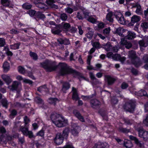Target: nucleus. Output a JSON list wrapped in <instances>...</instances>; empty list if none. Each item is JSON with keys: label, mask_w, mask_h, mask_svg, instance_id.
Segmentation results:
<instances>
[{"label": "nucleus", "mask_w": 148, "mask_h": 148, "mask_svg": "<svg viewBox=\"0 0 148 148\" xmlns=\"http://www.w3.org/2000/svg\"><path fill=\"white\" fill-rule=\"evenodd\" d=\"M112 59L115 60H120L122 63H123L125 60L126 58L124 57H121L119 54H116L114 55Z\"/></svg>", "instance_id": "f3484780"}, {"label": "nucleus", "mask_w": 148, "mask_h": 148, "mask_svg": "<svg viewBox=\"0 0 148 148\" xmlns=\"http://www.w3.org/2000/svg\"><path fill=\"white\" fill-rule=\"evenodd\" d=\"M22 8L25 9L29 10L32 7V5L30 3H26L22 5Z\"/></svg>", "instance_id": "2f4dec72"}, {"label": "nucleus", "mask_w": 148, "mask_h": 148, "mask_svg": "<svg viewBox=\"0 0 148 148\" xmlns=\"http://www.w3.org/2000/svg\"><path fill=\"white\" fill-rule=\"evenodd\" d=\"M65 10L66 12L69 14H71L73 12V10L70 8H65Z\"/></svg>", "instance_id": "13d9d810"}, {"label": "nucleus", "mask_w": 148, "mask_h": 148, "mask_svg": "<svg viewBox=\"0 0 148 148\" xmlns=\"http://www.w3.org/2000/svg\"><path fill=\"white\" fill-rule=\"evenodd\" d=\"M139 92L140 94V96H141L145 95L147 94L146 92L144 90H141Z\"/></svg>", "instance_id": "bf43d9fd"}, {"label": "nucleus", "mask_w": 148, "mask_h": 148, "mask_svg": "<svg viewBox=\"0 0 148 148\" xmlns=\"http://www.w3.org/2000/svg\"><path fill=\"white\" fill-rule=\"evenodd\" d=\"M80 130V129L79 127L77 126L75 128H73L71 129V133L74 136H77L78 135L79 132Z\"/></svg>", "instance_id": "a211bd4d"}, {"label": "nucleus", "mask_w": 148, "mask_h": 148, "mask_svg": "<svg viewBox=\"0 0 148 148\" xmlns=\"http://www.w3.org/2000/svg\"><path fill=\"white\" fill-rule=\"evenodd\" d=\"M3 68L4 72H7L10 69L9 63L6 61L3 64Z\"/></svg>", "instance_id": "6ab92c4d"}, {"label": "nucleus", "mask_w": 148, "mask_h": 148, "mask_svg": "<svg viewBox=\"0 0 148 148\" xmlns=\"http://www.w3.org/2000/svg\"><path fill=\"white\" fill-rule=\"evenodd\" d=\"M20 130L24 135L28 136L29 138L34 137L33 132L32 131H29L27 126L25 127H21L20 128Z\"/></svg>", "instance_id": "6e6552de"}, {"label": "nucleus", "mask_w": 148, "mask_h": 148, "mask_svg": "<svg viewBox=\"0 0 148 148\" xmlns=\"http://www.w3.org/2000/svg\"><path fill=\"white\" fill-rule=\"evenodd\" d=\"M75 116L81 121L84 122V119L80 113L76 110H74L73 112Z\"/></svg>", "instance_id": "412c9836"}, {"label": "nucleus", "mask_w": 148, "mask_h": 148, "mask_svg": "<svg viewBox=\"0 0 148 148\" xmlns=\"http://www.w3.org/2000/svg\"><path fill=\"white\" fill-rule=\"evenodd\" d=\"M72 91L73 92V94L72 98L74 100L77 101L79 99L78 97V94L77 93V91L76 89L74 87L72 88Z\"/></svg>", "instance_id": "aec40b11"}, {"label": "nucleus", "mask_w": 148, "mask_h": 148, "mask_svg": "<svg viewBox=\"0 0 148 148\" xmlns=\"http://www.w3.org/2000/svg\"><path fill=\"white\" fill-rule=\"evenodd\" d=\"M132 8H136V13L138 15H141L143 14V10L141 6L138 2L132 4Z\"/></svg>", "instance_id": "1a4fd4ad"}, {"label": "nucleus", "mask_w": 148, "mask_h": 148, "mask_svg": "<svg viewBox=\"0 0 148 148\" xmlns=\"http://www.w3.org/2000/svg\"><path fill=\"white\" fill-rule=\"evenodd\" d=\"M20 44L19 43H16L10 45V48L12 49H18Z\"/></svg>", "instance_id": "58836bf2"}, {"label": "nucleus", "mask_w": 148, "mask_h": 148, "mask_svg": "<svg viewBox=\"0 0 148 148\" xmlns=\"http://www.w3.org/2000/svg\"><path fill=\"white\" fill-rule=\"evenodd\" d=\"M92 46L97 48H99L100 45L99 42H92Z\"/></svg>", "instance_id": "37998d69"}, {"label": "nucleus", "mask_w": 148, "mask_h": 148, "mask_svg": "<svg viewBox=\"0 0 148 148\" xmlns=\"http://www.w3.org/2000/svg\"><path fill=\"white\" fill-rule=\"evenodd\" d=\"M106 78L108 81V83L109 85L112 84L115 81V79L113 78L109 75L106 76Z\"/></svg>", "instance_id": "393cba45"}, {"label": "nucleus", "mask_w": 148, "mask_h": 148, "mask_svg": "<svg viewBox=\"0 0 148 148\" xmlns=\"http://www.w3.org/2000/svg\"><path fill=\"white\" fill-rule=\"evenodd\" d=\"M23 82L25 83L29 84H32V81L25 78H24L23 79Z\"/></svg>", "instance_id": "603ef678"}, {"label": "nucleus", "mask_w": 148, "mask_h": 148, "mask_svg": "<svg viewBox=\"0 0 148 148\" xmlns=\"http://www.w3.org/2000/svg\"><path fill=\"white\" fill-rule=\"evenodd\" d=\"M2 103L3 107L6 108H7L8 103L6 99H4L2 100Z\"/></svg>", "instance_id": "79ce46f5"}, {"label": "nucleus", "mask_w": 148, "mask_h": 148, "mask_svg": "<svg viewBox=\"0 0 148 148\" xmlns=\"http://www.w3.org/2000/svg\"><path fill=\"white\" fill-rule=\"evenodd\" d=\"M70 44V42L69 39H64L63 44L65 45H68Z\"/></svg>", "instance_id": "e2e57ef3"}, {"label": "nucleus", "mask_w": 148, "mask_h": 148, "mask_svg": "<svg viewBox=\"0 0 148 148\" xmlns=\"http://www.w3.org/2000/svg\"><path fill=\"white\" fill-rule=\"evenodd\" d=\"M144 14L145 16V18H148V8L146 10H145L144 12Z\"/></svg>", "instance_id": "774afa93"}, {"label": "nucleus", "mask_w": 148, "mask_h": 148, "mask_svg": "<svg viewBox=\"0 0 148 148\" xmlns=\"http://www.w3.org/2000/svg\"><path fill=\"white\" fill-rule=\"evenodd\" d=\"M62 25H63V28L67 29L70 27V25L68 23H62Z\"/></svg>", "instance_id": "8fccbe9b"}, {"label": "nucleus", "mask_w": 148, "mask_h": 148, "mask_svg": "<svg viewBox=\"0 0 148 148\" xmlns=\"http://www.w3.org/2000/svg\"><path fill=\"white\" fill-rule=\"evenodd\" d=\"M129 137L131 139L134 140L136 144L138 143L139 142L138 140L135 137L131 135L129 136Z\"/></svg>", "instance_id": "864d4df0"}, {"label": "nucleus", "mask_w": 148, "mask_h": 148, "mask_svg": "<svg viewBox=\"0 0 148 148\" xmlns=\"http://www.w3.org/2000/svg\"><path fill=\"white\" fill-rule=\"evenodd\" d=\"M37 6L38 8L42 9H47L48 8V7L44 3H39L38 4H37Z\"/></svg>", "instance_id": "f704fd0d"}, {"label": "nucleus", "mask_w": 148, "mask_h": 148, "mask_svg": "<svg viewBox=\"0 0 148 148\" xmlns=\"http://www.w3.org/2000/svg\"><path fill=\"white\" fill-rule=\"evenodd\" d=\"M140 17L139 16L134 15L131 18L130 24L133 25L136 23H137L140 20Z\"/></svg>", "instance_id": "2eb2a0df"}, {"label": "nucleus", "mask_w": 148, "mask_h": 148, "mask_svg": "<svg viewBox=\"0 0 148 148\" xmlns=\"http://www.w3.org/2000/svg\"><path fill=\"white\" fill-rule=\"evenodd\" d=\"M41 66L48 71H51L55 70L56 68L55 66H53L48 60L40 64Z\"/></svg>", "instance_id": "423d86ee"}, {"label": "nucleus", "mask_w": 148, "mask_h": 148, "mask_svg": "<svg viewBox=\"0 0 148 148\" xmlns=\"http://www.w3.org/2000/svg\"><path fill=\"white\" fill-rule=\"evenodd\" d=\"M2 5L5 6L11 7L12 6L11 5V3L8 0H1Z\"/></svg>", "instance_id": "b1692460"}, {"label": "nucleus", "mask_w": 148, "mask_h": 148, "mask_svg": "<svg viewBox=\"0 0 148 148\" xmlns=\"http://www.w3.org/2000/svg\"><path fill=\"white\" fill-rule=\"evenodd\" d=\"M114 55L112 52H108L107 54V56L109 58H112V59Z\"/></svg>", "instance_id": "69168bd1"}, {"label": "nucleus", "mask_w": 148, "mask_h": 148, "mask_svg": "<svg viewBox=\"0 0 148 148\" xmlns=\"http://www.w3.org/2000/svg\"><path fill=\"white\" fill-rule=\"evenodd\" d=\"M112 15L113 14L112 12H109L106 16V19L110 22H112L113 21Z\"/></svg>", "instance_id": "473e14b6"}, {"label": "nucleus", "mask_w": 148, "mask_h": 148, "mask_svg": "<svg viewBox=\"0 0 148 148\" xmlns=\"http://www.w3.org/2000/svg\"><path fill=\"white\" fill-rule=\"evenodd\" d=\"M135 129L138 132L139 136L145 141H148V132L145 131L142 127L141 125L138 124L135 126Z\"/></svg>", "instance_id": "20e7f679"}, {"label": "nucleus", "mask_w": 148, "mask_h": 148, "mask_svg": "<svg viewBox=\"0 0 148 148\" xmlns=\"http://www.w3.org/2000/svg\"><path fill=\"white\" fill-rule=\"evenodd\" d=\"M136 37V35L135 34L130 31L128 32V34L127 36V38L128 39H132L135 38Z\"/></svg>", "instance_id": "a878e982"}, {"label": "nucleus", "mask_w": 148, "mask_h": 148, "mask_svg": "<svg viewBox=\"0 0 148 148\" xmlns=\"http://www.w3.org/2000/svg\"><path fill=\"white\" fill-rule=\"evenodd\" d=\"M20 85V83L17 81H14L13 82L11 86H8V88L12 90H16Z\"/></svg>", "instance_id": "dca6fc26"}, {"label": "nucleus", "mask_w": 148, "mask_h": 148, "mask_svg": "<svg viewBox=\"0 0 148 148\" xmlns=\"http://www.w3.org/2000/svg\"><path fill=\"white\" fill-rule=\"evenodd\" d=\"M128 55L132 61V63L135 66L138 67L142 64L140 58L136 56V53L134 51H129Z\"/></svg>", "instance_id": "7ed1b4c3"}, {"label": "nucleus", "mask_w": 148, "mask_h": 148, "mask_svg": "<svg viewBox=\"0 0 148 148\" xmlns=\"http://www.w3.org/2000/svg\"><path fill=\"white\" fill-rule=\"evenodd\" d=\"M48 102L51 104L55 105L56 103L58 102V100L56 98H50L48 100Z\"/></svg>", "instance_id": "cd10ccee"}, {"label": "nucleus", "mask_w": 148, "mask_h": 148, "mask_svg": "<svg viewBox=\"0 0 148 148\" xmlns=\"http://www.w3.org/2000/svg\"><path fill=\"white\" fill-rule=\"evenodd\" d=\"M59 66L60 69V73L61 75H64L71 73H75L77 75L78 74V73L68 66L65 63H60Z\"/></svg>", "instance_id": "f03ea898"}, {"label": "nucleus", "mask_w": 148, "mask_h": 148, "mask_svg": "<svg viewBox=\"0 0 148 148\" xmlns=\"http://www.w3.org/2000/svg\"><path fill=\"white\" fill-rule=\"evenodd\" d=\"M140 26L145 32L148 28V23L145 22H143L141 24Z\"/></svg>", "instance_id": "c756f323"}, {"label": "nucleus", "mask_w": 148, "mask_h": 148, "mask_svg": "<svg viewBox=\"0 0 148 148\" xmlns=\"http://www.w3.org/2000/svg\"><path fill=\"white\" fill-rule=\"evenodd\" d=\"M143 122L144 124L148 126V114L146 116L145 119L144 120Z\"/></svg>", "instance_id": "052dcab7"}, {"label": "nucleus", "mask_w": 148, "mask_h": 148, "mask_svg": "<svg viewBox=\"0 0 148 148\" xmlns=\"http://www.w3.org/2000/svg\"><path fill=\"white\" fill-rule=\"evenodd\" d=\"M143 60H144L145 63L148 62V55H145L143 58Z\"/></svg>", "instance_id": "0e129e2a"}, {"label": "nucleus", "mask_w": 148, "mask_h": 148, "mask_svg": "<svg viewBox=\"0 0 148 148\" xmlns=\"http://www.w3.org/2000/svg\"><path fill=\"white\" fill-rule=\"evenodd\" d=\"M88 30L90 31L86 34V37L88 38H91L93 34V32L91 31V29L90 28H88Z\"/></svg>", "instance_id": "c9c22d12"}, {"label": "nucleus", "mask_w": 148, "mask_h": 148, "mask_svg": "<svg viewBox=\"0 0 148 148\" xmlns=\"http://www.w3.org/2000/svg\"><path fill=\"white\" fill-rule=\"evenodd\" d=\"M123 29L121 27H119L116 29V32L119 36H122V33H123Z\"/></svg>", "instance_id": "e433bc0d"}, {"label": "nucleus", "mask_w": 148, "mask_h": 148, "mask_svg": "<svg viewBox=\"0 0 148 148\" xmlns=\"http://www.w3.org/2000/svg\"><path fill=\"white\" fill-rule=\"evenodd\" d=\"M35 101L36 103L40 105L41 106H42L41 105H43L44 104L43 101L38 97H36L35 98Z\"/></svg>", "instance_id": "7c9ffc66"}, {"label": "nucleus", "mask_w": 148, "mask_h": 148, "mask_svg": "<svg viewBox=\"0 0 148 148\" xmlns=\"http://www.w3.org/2000/svg\"><path fill=\"white\" fill-rule=\"evenodd\" d=\"M70 87V85L69 83L65 82L63 84L62 90L64 92L66 93V91Z\"/></svg>", "instance_id": "4be33fe9"}, {"label": "nucleus", "mask_w": 148, "mask_h": 148, "mask_svg": "<svg viewBox=\"0 0 148 148\" xmlns=\"http://www.w3.org/2000/svg\"><path fill=\"white\" fill-rule=\"evenodd\" d=\"M69 130L68 128H66L63 132L62 136L64 138L67 137L69 133Z\"/></svg>", "instance_id": "72a5a7b5"}, {"label": "nucleus", "mask_w": 148, "mask_h": 148, "mask_svg": "<svg viewBox=\"0 0 148 148\" xmlns=\"http://www.w3.org/2000/svg\"><path fill=\"white\" fill-rule=\"evenodd\" d=\"M88 21L93 23H95L96 21V19L92 17H90L88 19Z\"/></svg>", "instance_id": "3c124183"}, {"label": "nucleus", "mask_w": 148, "mask_h": 148, "mask_svg": "<svg viewBox=\"0 0 148 148\" xmlns=\"http://www.w3.org/2000/svg\"><path fill=\"white\" fill-rule=\"evenodd\" d=\"M30 56L34 60H36L38 59V56L37 54L32 52H30Z\"/></svg>", "instance_id": "ea45409f"}, {"label": "nucleus", "mask_w": 148, "mask_h": 148, "mask_svg": "<svg viewBox=\"0 0 148 148\" xmlns=\"http://www.w3.org/2000/svg\"><path fill=\"white\" fill-rule=\"evenodd\" d=\"M5 44V39L2 38H0V47H3Z\"/></svg>", "instance_id": "c03bdc74"}, {"label": "nucleus", "mask_w": 148, "mask_h": 148, "mask_svg": "<svg viewBox=\"0 0 148 148\" xmlns=\"http://www.w3.org/2000/svg\"><path fill=\"white\" fill-rule=\"evenodd\" d=\"M47 88L45 86H44L39 87L38 89V90L40 92H41L43 91H46Z\"/></svg>", "instance_id": "a19ab883"}, {"label": "nucleus", "mask_w": 148, "mask_h": 148, "mask_svg": "<svg viewBox=\"0 0 148 148\" xmlns=\"http://www.w3.org/2000/svg\"><path fill=\"white\" fill-rule=\"evenodd\" d=\"M90 103L92 106L95 108V106L98 105L100 104V102L97 99H93L92 100L90 101Z\"/></svg>", "instance_id": "c85d7f7f"}, {"label": "nucleus", "mask_w": 148, "mask_h": 148, "mask_svg": "<svg viewBox=\"0 0 148 148\" xmlns=\"http://www.w3.org/2000/svg\"><path fill=\"white\" fill-rule=\"evenodd\" d=\"M124 145L126 148H130L132 146L130 141L126 139L125 140Z\"/></svg>", "instance_id": "bb28decb"}, {"label": "nucleus", "mask_w": 148, "mask_h": 148, "mask_svg": "<svg viewBox=\"0 0 148 148\" xmlns=\"http://www.w3.org/2000/svg\"><path fill=\"white\" fill-rule=\"evenodd\" d=\"M110 29L109 27H108L104 29L103 31V33L104 34H108L110 32Z\"/></svg>", "instance_id": "5fc2aeb1"}, {"label": "nucleus", "mask_w": 148, "mask_h": 148, "mask_svg": "<svg viewBox=\"0 0 148 148\" xmlns=\"http://www.w3.org/2000/svg\"><path fill=\"white\" fill-rule=\"evenodd\" d=\"M1 77L8 85L10 84L12 81L10 76L8 74H3L1 75Z\"/></svg>", "instance_id": "9b49d317"}, {"label": "nucleus", "mask_w": 148, "mask_h": 148, "mask_svg": "<svg viewBox=\"0 0 148 148\" xmlns=\"http://www.w3.org/2000/svg\"><path fill=\"white\" fill-rule=\"evenodd\" d=\"M60 17L61 19L63 21H66L67 18L66 14L64 13L61 14Z\"/></svg>", "instance_id": "49530a36"}, {"label": "nucleus", "mask_w": 148, "mask_h": 148, "mask_svg": "<svg viewBox=\"0 0 148 148\" xmlns=\"http://www.w3.org/2000/svg\"><path fill=\"white\" fill-rule=\"evenodd\" d=\"M139 43L141 47H146L148 45V36H145L143 39L139 41Z\"/></svg>", "instance_id": "4468645a"}, {"label": "nucleus", "mask_w": 148, "mask_h": 148, "mask_svg": "<svg viewBox=\"0 0 148 148\" xmlns=\"http://www.w3.org/2000/svg\"><path fill=\"white\" fill-rule=\"evenodd\" d=\"M124 109L126 111L130 112H133L135 108V101H133L126 103L124 106Z\"/></svg>", "instance_id": "0eeeda50"}, {"label": "nucleus", "mask_w": 148, "mask_h": 148, "mask_svg": "<svg viewBox=\"0 0 148 148\" xmlns=\"http://www.w3.org/2000/svg\"><path fill=\"white\" fill-rule=\"evenodd\" d=\"M18 71L21 73L23 74L25 73V69L24 68L21 66H19L18 67Z\"/></svg>", "instance_id": "de8ad7c7"}, {"label": "nucleus", "mask_w": 148, "mask_h": 148, "mask_svg": "<svg viewBox=\"0 0 148 148\" xmlns=\"http://www.w3.org/2000/svg\"><path fill=\"white\" fill-rule=\"evenodd\" d=\"M24 122L25 123V126L26 127L27 126V124L29 122V119L28 118L27 116H25L24 118Z\"/></svg>", "instance_id": "09e8293b"}, {"label": "nucleus", "mask_w": 148, "mask_h": 148, "mask_svg": "<svg viewBox=\"0 0 148 148\" xmlns=\"http://www.w3.org/2000/svg\"><path fill=\"white\" fill-rule=\"evenodd\" d=\"M28 14L30 16H32L36 14V11L33 10H30L28 12Z\"/></svg>", "instance_id": "4d7b16f0"}, {"label": "nucleus", "mask_w": 148, "mask_h": 148, "mask_svg": "<svg viewBox=\"0 0 148 148\" xmlns=\"http://www.w3.org/2000/svg\"><path fill=\"white\" fill-rule=\"evenodd\" d=\"M128 86L127 84L125 82L123 83L121 86V88L123 89H125L127 88Z\"/></svg>", "instance_id": "680f3d73"}, {"label": "nucleus", "mask_w": 148, "mask_h": 148, "mask_svg": "<svg viewBox=\"0 0 148 148\" xmlns=\"http://www.w3.org/2000/svg\"><path fill=\"white\" fill-rule=\"evenodd\" d=\"M37 18L43 19L45 18V15L40 12H38L36 14Z\"/></svg>", "instance_id": "4c0bfd02"}, {"label": "nucleus", "mask_w": 148, "mask_h": 148, "mask_svg": "<svg viewBox=\"0 0 148 148\" xmlns=\"http://www.w3.org/2000/svg\"><path fill=\"white\" fill-rule=\"evenodd\" d=\"M114 15L118 22L121 24H126V21L125 20L122 14L118 11H115L114 13Z\"/></svg>", "instance_id": "39448f33"}, {"label": "nucleus", "mask_w": 148, "mask_h": 148, "mask_svg": "<svg viewBox=\"0 0 148 148\" xmlns=\"http://www.w3.org/2000/svg\"><path fill=\"white\" fill-rule=\"evenodd\" d=\"M104 48L105 50L107 51L111 50L116 52L118 51V49L116 46L112 47L109 43H108L105 45Z\"/></svg>", "instance_id": "ddd939ff"}, {"label": "nucleus", "mask_w": 148, "mask_h": 148, "mask_svg": "<svg viewBox=\"0 0 148 148\" xmlns=\"http://www.w3.org/2000/svg\"><path fill=\"white\" fill-rule=\"evenodd\" d=\"M92 58V56L91 55H90L88 56V58L87 60V64L89 65L88 66H87L88 69L90 70L92 69H94L92 67V66L90 65V60Z\"/></svg>", "instance_id": "5701e85b"}, {"label": "nucleus", "mask_w": 148, "mask_h": 148, "mask_svg": "<svg viewBox=\"0 0 148 148\" xmlns=\"http://www.w3.org/2000/svg\"><path fill=\"white\" fill-rule=\"evenodd\" d=\"M64 138L60 133H58L54 139L55 142L56 144L60 145L62 143Z\"/></svg>", "instance_id": "9d476101"}, {"label": "nucleus", "mask_w": 148, "mask_h": 148, "mask_svg": "<svg viewBox=\"0 0 148 148\" xmlns=\"http://www.w3.org/2000/svg\"><path fill=\"white\" fill-rule=\"evenodd\" d=\"M120 44V48H122L124 45H125L126 48L127 49H129L132 47L131 44L129 42L126 41L124 39H121Z\"/></svg>", "instance_id": "f8f14e48"}, {"label": "nucleus", "mask_w": 148, "mask_h": 148, "mask_svg": "<svg viewBox=\"0 0 148 148\" xmlns=\"http://www.w3.org/2000/svg\"><path fill=\"white\" fill-rule=\"evenodd\" d=\"M62 148H74L70 142L67 143L66 145Z\"/></svg>", "instance_id": "a18cd8bd"}, {"label": "nucleus", "mask_w": 148, "mask_h": 148, "mask_svg": "<svg viewBox=\"0 0 148 148\" xmlns=\"http://www.w3.org/2000/svg\"><path fill=\"white\" fill-rule=\"evenodd\" d=\"M104 143H102L101 144H98L96 145H95V147H96L97 148H104L105 147V146H104Z\"/></svg>", "instance_id": "6e6d98bb"}, {"label": "nucleus", "mask_w": 148, "mask_h": 148, "mask_svg": "<svg viewBox=\"0 0 148 148\" xmlns=\"http://www.w3.org/2000/svg\"><path fill=\"white\" fill-rule=\"evenodd\" d=\"M51 120L57 127H62L66 125L68 121L65 120L62 117L57 114H52L51 116Z\"/></svg>", "instance_id": "f257e3e1"}, {"label": "nucleus", "mask_w": 148, "mask_h": 148, "mask_svg": "<svg viewBox=\"0 0 148 148\" xmlns=\"http://www.w3.org/2000/svg\"><path fill=\"white\" fill-rule=\"evenodd\" d=\"M125 123L128 125L131 124L132 121L127 119H125L124 120Z\"/></svg>", "instance_id": "338daca9"}]
</instances>
